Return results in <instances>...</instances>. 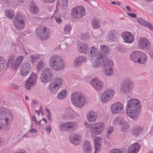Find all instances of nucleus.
Here are the masks:
<instances>
[{
	"mask_svg": "<svg viewBox=\"0 0 153 153\" xmlns=\"http://www.w3.org/2000/svg\"><path fill=\"white\" fill-rule=\"evenodd\" d=\"M101 65L98 62L96 61V60L94 62L92 65V67L94 68H97L100 67Z\"/></svg>",
	"mask_w": 153,
	"mask_h": 153,
	"instance_id": "47",
	"label": "nucleus"
},
{
	"mask_svg": "<svg viewBox=\"0 0 153 153\" xmlns=\"http://www.w3.org/2000/svg\"><path fill=\"white\" fill-rule=\"evenodd\" d=\"M68 2V0H60L58 2V4L61 6L66 5Z\"/></svg>",
	"mask_w": 153,
	"mask_h": 153,
	"instance_id": "42",
	"label": "nucleus"
},
{
	"mask_svg": "<svg viewBox=\"0 0 153 153\" xmlns=\"http://www.w3.org/2000/svg\"><path fill=\"white\" fill-rule=\"evenodd\" d=\"M117 32L114 30H111L108 32V39L110 40L114 41L115 39V36L117 35Z\"/></svg>",
	"mask_w": 153,
	"mask_h": 153,
	"instance_id": "33",
	"label": "nucleus"
},
{
	"mask_svg": "<svg viewBox=\"0 0 153 153\" xmlns=\"http://www.w3.org/2000/svg\"><path fill=\"white\" fill-rule=\"evenodd\" d=\"M139 22L142 25L146 27H147V26L149 25V23L148 22L143 20H140L139 21Z\"/></svg>",
	"mask_w": 153,
	"mask_h": 153,
	"instance_id": "48",
	"label": "nucleus"
},
{
	"mask_svg": "<svg viewBox=\"0 0 153 153\" xmlns=\"http://www.w3.org/2000/svg\"><path fill=\"white\" fill-rule=\"evenodd\" d=\"M31 61L33 62H34L36 61L38 59H40L39 55H32L31 56Z\"/></svg>",
	"mask_w": 153,
	"mask_h": 153,
	"instance_id": "43",
	"label": "nucleus"
},
{
	"mask_svg": "<svg viewBox=\"0 0 153 153\" xmlns=\"http://www.w3.org/2000/svg\"><path fill=\"white\" fill-rule=\"evenodd\" d=\"M111 153H123L122 151L118 149H115L112 151Z\"/></svg>",
	"mask_w": 153,
	"mask_h": 153,
	"instance_id": "51",
	"label": "nucleus"
},
{
	"mask_svg": "<svg viewBox=\"0 0 153 153\" xmlns=\"http://www.w3.org/2000/svg\"><path fill=\"white\" fill-rule=\"evenodd\" d=\"M45 2L52 3L54 2L55 0H42Z\"/></svg>",
	"mask_w": 153,
	"mask_h": 153,
	"instance_id": "58",
	"label": "nucleus"
},
{
	"mask_svg": "<svg viewBox=\"0 0 153 153\" xmlns=\"http://www.w3.org/2000/svg\"><path fill=\"white\" fill-rule=\"evenodd\" d=\"M85 61V58L83 57H79L76 58L74 60V65L75 67H77L83 63Z\"/></svg>",
	"mask_w": 153,
	"mask_h": 153,
	"instance_id": "29",
	"label": "nucleus"
},
{
	"mask_svg": "<svg viewBox=\"0 0 153 153\" xmlns=\"http://www.w3.org/2000/svg\"><path fill=\"white\" fill-rule=\"evenodd\" d=\"M18 2L20 3H22L25 0H17Z\"/></svg>",
	"mask_w": 153,
	"mask_h": 153,
	"instance_id": "64",
	"label": "nucleus"
},
{
	"mask_svg": "<svg viewBox=\"0 0 153 153\" xmlns=\"http://www.w3.org/2000/svg\"><path fill=\"white\" fill-rule=\"evenodd\" d=\"M143 130V128L141 126L138 125L135 126H133L131 132L134 135L138 136L142 131Z\"/></svg>",
	"mask_w": 153,
	"mask_h": 153,
	"instance_id": "24",
	"label": "nucleus"
},
{
	"mask_svg": "<svg viewBox=\"0 0 153 153\" xmlns=\"http://www.w3.org/2000/svg\"><path fill=\"white\" fill-rule=\"evenodd\" d=\"M140 51H135L131 54V57L132 60L135 62H138L139 57L140 56Z\"/></svg>",
	"mask_w": 153,
	"mask_h": 153,
	"instance_id": "27",
	"label": "nucleus"
},
{
	"mask_svg": "<svg viewBox=\"0 0 153 153\" xmlns=\"http://www.w3.org/2000/svg\"><path fill=\"white\" fill-rule=\"evenodd\" d=\"M99 19H94L92 21V25L93 27L95 29L100 27Z\"/></svg>",
	"mask_w": 153,
	"mask_h": 153,
	"instance_id": "35",
	"label": "nucleus"
},
{
	"mask_svg": "<svg viewBox=\"0 0 153 153\" xmlns=\"http://www.w3.org/2000/svg\"><path fill=\"white\" fill-rule=\"evenodd\" d=\"M133 87L132 82L129 79H126L123 81L121 87L120 91L122 92H128Z\"/></svg>",
	"mask_w": 153,
	"mask_h": 153,
	"instance_id": "11",
	"label": "nucleus"
},
{
	"mask_svg": "<svg viewBox=\"0 0 153 153\" xmlns=\"http://www.w3.org/2000/svg\"><path fill=\"white\" fill-rule=\"evenodd\" d=\"M113 127H110L107 131V133L108 134H110L113 132Z\"/></svg>",
	"mask_w": 153,
	"mask_h": 153,
	"instance_id": "55",
	"label": "nucleus"
},
{
	"mask_svg": "<svg viewBox=\"0 0 153 153\" xmlns=\"http://www.w3.org/2000/svg\"><path fill=\"white\" fill-rule=\"evenodd\" d=\"M85 9L82 6H77L71 10V16L74 19L81 18L85 15Z\"/></svg>",
	"mask_w": 153,
	"mask_h": 153,
	"instance_id": "5",
	"label": "nucleus"
},
{
	"mask_svg": "<svg viewBox=\"0 0 153 153\" xmlns=\"http://www.w3.org/2000/svg\"><path fill=\"white\" fill-rule=\"evenodd\" d=\"M127 14L129 16H131L132 17L135 18L137 16V15L133 13H127Z\"/></svg>",
	"mask_w": 153,
	"mask_h": 153,
	"instance_id": "54",
	"label": "nucleus"
},
{
	"mask_svg": "<svg viewBox=\"0 0 153 153\" xmlns=\"http://www.w3.org/2000/svg\"><path fill=\"white\" fill-rule=\"evenodd\" d=\"M56 20L58 23H61L62 22V20L59 17H56Z\"/></svg>",
	"mask_w": 153,
	"mask_h": 153,
	"instance_id": "53",
	"label": "nucleus"
},
{
	"mask_svg": "<svg viewBox=\"0 0 153 153\" xmlns=\"http://www.w3.org/2000/svg\"><path fill=\"white\" fill-rule=\"evenodd\" d=\"M123 105L120 102H117L113 104L111 107V111L114 114L120 113L123 109Z\"/></svg>",
	"mask_w": 153,
	"mask_h": 153,
	"instance_id": "16",
	"label": "nucleus"
},
{
	"mask_svg": "<svg viewBox=\"0 0 153 153\" xmlns=\"http://www.w3.org/2000/svg\"><path fill=\"white\" fill-rule=\"evenodd\" d=\"M45 110L47 111L48 113L47 116L48 118H49L50 117V112L49 111V109L47 108H46Z\"/></svg>",
	"mask_w": 153,
	"mask_h": 153,
	"instance_id": "56",
	"label": "nucleus"
},
{
	"mask_svg": "<svg viewBox=\"0 0 153 153\" xmlns=\"http://www.w3.org/2000/svg\"><path fill=\"white\" fill-rule=\"evenodd\" d=\"M98 117L97 114L94 111H91L88 112L87 115V118L90 122H95Z\"/></svg>",
	"mask_w": 153,
	"mask_h": 153,
	"instance_id": "21",
	"label": "nucleus"
},
{
	"mask_svg": "<svg viewBox=\"0 0 153 153\" xmlns=\"http://www.w3.org/2000/svg\"><path fill=\"white\" fill-rule=\"evenodd\" d=\"M5 62V60L4 58L1 57H0V65H1L2 69L4 67Z\"/></svg>",
	"mask_w": 153,
	"mask_h": 153,
	"instance_id": "46",
	"label": "nucleus"
},
{
	"mask_svg": "<svg viewBox=\"0 0 153 153\" xmlns=\"http://www.w3.org/2000/svg\"><path fill=\"white\" fill-rule=\"evenodd\" d=\"M31 133H36L37 132L36 130L35 129H32L30 131Z\"/></svg>",
	"mask_w": 153,
	"mask_h": 153,
	"instance_id": "57",
	"label": "nucleus"
},
{
	"mask_svg": "<svg viewBox=\"0 0 153 153\" xmlns=\"http://www.w3.org/2000/svg\"><path fill=\"white\" fill-rule=\"evenodd\" d=\"M53 75V72L51 69L45 68L42 71L41 81L43 82L47 83L51 80Z\"/></svg>",
	"mask_w": 153,
	"mask_h": 153,
	"instance_id": "9",
	"label": "nucleus"
},
{
	"mask_svg": "<svg viewBox=\"0 0 153 153\" xmlns=\"http://www.w3.org/2000/svg\"><path fill=\"white\" fill-rule=\"evenodd\" d=\"M96 59V61H98L101 65L104 66L107 63V62H109L110 61H111V60L108 59L104 55L100 54H98Z\"/></svg>",
	"mask_w": 153,
	"mask_h": 153,
	"instance_id": "20",
	"label": "nucleus"
},
{
	"mask_svg": "<svg viewBox=\"0 0 153 153\" xmlns=\"http://www.w3.org/2000/svg\"><path fill=\"white\" fill-rule=\"evenodd\" d=\"M83 150L85 153H90L91 151V145L90 142L85 140L83 143Z\"/></svg>",
	"mask_w": 153,
	"mask_h": 153,
	"instance_id": "22",
	"label": "nucleus"
},
{
	"mask_svg": "<svg viewBox=\"0 0 153 153\" xmlns=\"http://www.w3.org/2000/svg\"><path fill=\"white\" fill-rule=\"evenodd\" d=\"M45 64L42 61H39L37 64V68L38 71H40L44 67Z\"/></svg>",
	"mask_w": 153,
	"mask_h": 153,
	"instance_id": "41",
	"label": "nucleus"
},
{
	"mask_svg": "<svg viewBox=\"0 0 153 153\" xmlns=\"http://www.w3.org/2000/svg\"><path fill=\"white\" fill-rule=\"evenodd\" d=\"M28 79H30V81L33 84H34L37 81V75L34 73H32Z\"/></svg>",
	"mask_w": 153,
	"mask_h": 153,
	"instance_id": "37",
	"label": "nucleus"
},
{
	"mask_svg": "<svg viewBox=\"0 0 153 153\" xmlns=\"http://www.w3.org/2000/svg\"><path fill=\"white\" fill-rule=\"evenodd\" d=\"M100 48L102 52L107 53L108 51V47L104 45H102L100 47Z\"/></svg>",
	"mask_w": 153,
	"mask_h": 153,
	"instance_id": "45",
	"label": "nucleus"
},
{
	"mask_svg": "<svg viewBox=\"0 0 153 153\" xmlns=\"http://www.w3.org/2000/svg\"><path fill=\"white\" fill-rule=\"evenodd\" d=\"M23 59V56H19L15 60L13 61V58H10L8 60L7 66L8 67L10 64L12 68L14 70H16L18 68Z\"/></svg>",
	"mask_w": 153,
	"mask_h": 153,
	"instance_id": "10",
	"label": "nucleus"
},
{
	"mask_svg": "<svg viewBox=\"0 0 153 153\" xmlns=\"http://www.w3.org/2000/svg\"><path fill=\"white\" fill-rule=\"evenodd\" d=\"M50 35L51 32L48 28L38 37L42 40H46L50 38Z\"/></svg>",
	"mask_w": 153,
	"mask_h": 153,
	"instance_id": "28",
	"label": "nucleus"
},
{
	"mask_svg": "<svg viewBox=\"0 0 153 153\" xmlns=\"http://www.w3.org/2000/svg\"><path fill=\"white\" fill-rule=\"evenodd\" d=\"M122 122L121 124L122 126L121 130L125 132H127L129 129V125L127 122H125L124 120Z\"/></svg>",
	"mask_w": 153,
	"mask_h": 153,
	"instance_id": "31",
	"label": "nucleus"
},
{
	"mask_svg": "<svg viewBox=\"0 0 153 153\" xmlns=\"http://www.w3.org/2000/svg\"><path fill=\"white\" fill-rule=\"evenodd\" d=\"M3 143V140L0 139V146H1Z\"/></svg>",
	"mask_w": 153,
	"mask_h": 153,
	"instance_id": "63",
	"label": "nucleus"
},
{
	"mask_svg": "<svg viewBox=\"0 0 153 153\" xmlns=\"http://www.w3.org/2000/svg\"><path fill=\"white\" fill-rule=\"evenodd\" d=\"M71 99L72 103L77 107H82L85 104V97L80 92H76L73 93L71 94Z\"/></svg>",
	"mask_w": 153,
	"mask_h": 153,
	"instance_id": "3",
	"label": "nucleus"
},
{
	"mask_svg": "<svg viewBox=\"0 0 153 153\" xmlns=\"http://www.w3.org/2000/svg\"><path fill=\"white\" fill-rule=\"evenodd\" d=\"M30 79H28L25 84V87L27 90H30L31 86L33 84L30 81Z\"/></svg>",
	"mask_w": 153,
	"mask_h": 153,
	"instance_id": "44",
	"label": "nucleus"
},
{
	"mask_svg": "<svg viewBox=\"0 0 153 153\" xmlns=\"http://www.w3.org/2000/svg\"><path fill=\"white\" fill-rule=\"evenodd\" d=\"M71 29V27L70 25H66L64 28V30L67 32H70Z\"/></svg>",
	"mask_w": 153,
	"mask_h": 153,
	"instance_id": "49",
	"label": "nucleus"
},
{
	"mask_svg": "<svg viewBox=\"0 0 153 153\" xmlns=\"http://www.w3.org/2000/svg\"><path fill=\"white\" fill-rule=\"evenodd\" d=\"M141 104L140 101L136 99H130L127 103L126 111L128 115L135 120L141 112Z\"/></svg>",
	"mask_w": 153,
	"mask_h": 153,
	"instance_id": "1",
	"label": "nucleus"
},
{
	"mask_svg": "<svg viewBox=\"0 0 153 153\" xmlns=\"http://www.w3.org/2000/svg\"><path fill=\"white\" fill-rule=\"evenodd\" d=\"M124 119L122 117H117L114 119L113 121V124L114 125H121V122Z\"/></svg>",
	"mask_w": 153,
	"mask_h": 153,
	"instance_id": "38",
	"label": "nucleus"
},
{
	"mask_svg": "<svg viewBox=\"0 0 153 153\" xmlns=\"http://www.w3.org/2000/svg\"><path fill=\"white\" fill-rule=\"evenodd\" d=\"M49 63L51 68L56 71L61 70L65 67L64 61L60 57L56 55L51 56Z\"/></svg>",
	"mask_w": 153,
	"mask_h": 153,
	"instance_id": "2",
	"label": "nucleus"
},
{
	"mask_svg": "<svg viewBox=\"0 0 153 153\" xmlns=\"http://www.w3.org/2000/svg\"><path fill=\"white\" fill-rule=\"evenodd\" d=\"M63 80L60 77L55 78L54 80L50 84L49 89L52 94L55 93L62 85Z\"/></svg>",
	"mask_w": 153,
	"mask_h": 153,
	"instance_id": "4",
	"label": "nucleus"
},
{
	"mask_svg": "<svg viewBox=\"0 0 153 153\" xmlns=\"http://www.w3.org/2000/svg\"><path fill=\"white\" fill-rule=\"evenodd\" d=\"M95 145V151L94 153H96L99 151L100 148L101 147L100 143L101 142V139L99 137H96L94 139Z\"/></svg>",
	"mask_w": 153,
	"mask_h": 153,
	"instance_id": "26",
	"label": "nucleus"
},
{
	"mask_svg": "<svg viewBox=\"0 0 153 153\" xmlns=\"http://www.w3.org/2000/svg\"><path fill=\"white\" fill-rule=\"evenodd\" d=\"M88 50V47L86 44H82L79 46V51L80 53H85L87 52Z\"/></svg>",
	"mask_w": 153,
	"mask_h": 153,
	"instance_id": "30",
	"label": "nucleus"
},
{
	"mask_svg": "<svg viewBox=\"0 0 153 153\" xmlns=\"http://www.w3.org/2000/svg\"><path fill=\"white\" fill-rule=\"evenodd\" d=\"M22 16L20 13H18L15 16L14 20V25L18 30L23 29L25 26V24L22 18Z\"/></svg>",
	"mask_w": 153,
	"mask_h": 153,
	"instance_id": "8",
	"label": "nucleus"
},
{
	"mask_svg": "<svg viewBox=\"0 0 153 153\" xmlns=\"http://www.w3.org/2000/svg\"><path fill=\"white\" fill-rule=\"evenodd\" d=\"M51 130V126H47L45 131L46 132L48 133H50Z\"/></svg>",
	"mask_w": 153,
	"mask_h": 153,
	"instance_id": "52",
	"label": "nucleus"
},
{
	"mask_svg": "<svg viewBox=\"0 0 153 153\" xmlns=\"http://www.w3.org/2000/svg\"><path fill=\"white\" fill-rule=\"evenodd\" d=\"M138 46L143 49L148 48L150 46L149 41L146 38H141L138 42Z\"/></svg>",
	"mask_w": 153,
	"mask_h": 153,
	"instance_id": "18",
	"label": "nucleus"
},
{
	"mask_svg": "<svg viewBox=\"0 0 153 153\" xmlns=\"http://www.w3.org/2000/svg\"><path fill=\"white\" fill-rule=\"evenodd\" d=\"M30 10L32 12L35 14L39 12L38 7L33 3H32L30 5Z\"/></svg>",
	"mask_w": 153,
	"mask_h": 153,
	"instance_id": "34",
	"label": "nucleus"
},
{
	"mask_svg": "<svg viewBox=\"0 0 153 153\" xmlns=\"http://www.w3.org/2000/svg\"><path fill=\"white\" fill-rule=\"evenodd\" d=\"M32 119L34 121H35L36 122V124H37V125H42V124L41 123V122H42V120H40V121L39 122H38V121H36V118L34 116L33 117H32Z\"/></svg>",
	"mask_w": 153,
	"mask_h": 153,
	"instance_id": "50",
	"label": "nucleus"
},
{
	"mask_svg": "<svg viewBox=\"0 0 153 153\" xmlns=\"http://www.w3.org/2000/svg\"><path fill=\"white\" fill-rule=\"evenodd\" d=\"M77 127L76 122L68 121L61 124L59 126L60 130L63 131H69L71 130H74Z\"/></svg>",
	"mask_w": 153,
	"mask_h": 153,
	"instance_id": "7",
	"label": "nucleus"
},
{
	"mask_svg": "<svg viewBox=\"0 0 153 153\" xmlns=\"http://www.w3.org/2000/svg\"><path fill=\"white\" fill-rule=\"evenodd\" d=\"M107 63L104 65L103 68L104 74L106 75L109 76L113 74V69L112 68L113 62L111 61L107 62Z\"/></svg>",
	"mask_w": 153,
	"mask_h": 153,
	"instance_id": "13",
	"label": "nucleus"
},
{
	"mask_svg": "<svg viewBox=\"0 0 153 153\" xmlns=\"http://www.w3.org/2000/svg\"><path fill=\"white\" fill-rule=\"evenodd\" d=\"M70 140L73 143L77 145L80 142L81 137L79 135L77 134H72L70 136Z\"/></svg>",
	"mask_w": 153,
	"mask_h": 153,
	"instance_id": "23",
	"label": "nucleus"
},
{
	"mask_svg": "<svg viewBox=\"0 0 153 153\" xmlns=\"http://www.w3.org/2000/svg\"><path fill=\"white\" fill-rule=\"evenodd\" d=\"M111 4H113L114 5H115L116 4H117L118 5H120V2H116L115 1H112L111 2Z\"/></svg>",
	"mask_w": 153,
	"mask_h": 153,
	"instance_id": "59",
	"label": "nucleus"
},
{
	"mask_svg": "<svg viewBox=\"0 0 153 153\" xmlns=\"http://www.w3.org/2000/svg\"><path fill=\"white\" fill-rule=\"evenodd\" d=\"M89 51L91 56H95L97 53V49L94 47H91L89 49Z\"/></svg>",
	"mask_w": 153,
	"mask_h": 153,
	"instance_id": "36",
	"label": "nucleus"
},
{
	"mask_svg": "<svg viewBox=\"0 0 153 153\" xmlns=\"http://www.w3.org/2000/svg\"><path fill=\"white\" fill-rule=\"evenodd\" d=\"M140 146L139 143H134L130 146L127 153H137L140 150Z\"/></svg>",
	"mask_w": 153,
	"mask_h": 153,
	"instance_id": "19",
	"label": "nucleus"
},
{
	"mask_svg": "<svg viewBox=\"0 0 153 153\" xmlns=\"http://www.w3.org/2000/svg\"><path fill=\"white\" fill-rule=\"evenodd\" d=\"M91 83L94 88L98 91L101 90L103 86V82L97 78L93 79L91 81Z\"/></svg>",
	"mask_w": 153,
	"mask_h": 153,
	"instance_id": "17",
	"label": "nucleus"
},
{
	"mask_svg": "<svg viewBox=\"0 0 153 153\" xmlns=\"http://www.w3.org/2000/svg\"><path fill=\"white\" fill-rule=\"evenodd\" d=\"M126 8L127 10L129 12H130L131 11V10L130 9L129 7L127 6L126 7Z\"/></svg>",
	"mask_w": 153,
	"mask_h": 153,
	"instance_id": "62",
	"label": "nucleus"
},
{
	"mask_svg": "<svg viewBox=\"0 0 153 153\" xmlns=\"http://www.w3.org/2000/svg\"><path fill=\"white\" fill-rule=\"evenodd\" d=\"M105 127L104 124L102 122H97L92 124L90 127V131L91 134L95 135L100 134Z\"/></svg>",
	"mask_w": 153,
	"mask_h": 153,
	"instance_id": "6",
	"label": "nucleus"
},
{
	"mask_svg": "<svg viewBox=\"0 0 153 153\" xmlns=\"http://www.w3.org/2000/svg\"><path fill=\"white\" fill-rule=\"evenodd\" d=\"M148 27H149V28L151 30H152L153 29V27L152 26L150 25L149 23V25L147 26Z\"/></svg>",
	"mask_w": 153,
	"mask_h": 153,
	"instance_id": "60",
	"label": "nucleus"
},
{
	"mask_svg": "<svg viewBox=\"0 0 153 153\" xmlns=\"http://www.w3.org/2000/svg\"><path fill=\"white\" fill-rule=\"evenodd\" d=\"M31 70V65L28 63L22 64L20 67L21 73L24 76H26L28 75L30 73Z\"/></svg>",
	"mask_w": 153,
	"mask_h": 153,
	"instance_id": "15",
	"label": "nucleus"
},
{
	"mask_svg": "<svg viewBox=\"0 0 153 153\" xmlns=\"http://www.w3.org/2000/svg\"><path fill=\"white\" fill-rule=\"evenodd\" d=\"M140 56L139 59V61L138 63H140L141 64L145 63L147 59L146 55L143 53L141 52Z\"/></svg>",
	"mask_w": 153,
	"mask_h": 153,
	"instance_id": "32",
	"label": "nucleus"
},
{
	"mask_svg": "<svg viewBox=\"0 0 153 153\" xmlns=\"http://www.w3.org/2000/svg\"><path fill=\"white\" fill-rule=\"evenodd\" d=\"M6 15L9 18H12L14 16V12L12 10L10 9L6 10Z\"/></svg>",
	"mask_w": 153,
	"mask_h": 153,
	"instance_id": "40",
	"label": "nucleus"
},
{
	"mask_svg": "<svg viewBox=\"0 0 153 153\" xmlns=\"http://www.w3.org/2000/svg\"><path fill=\"white\" fill-rule=\"evenodd\" d=\"M42 121H44V124H46L47 123L46 119L45 118H43L42 119Z\"/></svg>",
	"mask_w": 153,
	"mask_h": 153,
	"instance_id": "61",
	"label": "nucleus"
},
{
	"mask_svg": "<svg viewBox=\"0 0 153 153\" xmlns=\"http://www.w3.org/2000/svg\"><path fill=\"white\" fill-rule=\"evenodd\" d=\"M114 91L111 89H108L104 91L101 96L102 102H106L109 101L113 96Z\"/></svg>",
	"mask_w": 153,
	"mask_h": 153,
	"instance_id": "12",
	"label": "nucleus"
},
{
	"mask_svg": "<svg viewBox=\"0 0 153 153\" xmlns=\"http://www.w3.org/2000/svg\"><path fill=\"white\" fill-rule=\"evenodd\" d=\"M67 95L66 91L65 90H62L58 94V98L59 99H62L64 98Z\"/></svg>",
	"mask_w": 153,
	"mask_h": 153,
	"instance_id": "39",
	"label": "nucleus"
},
{
	"mask_svg": "<svg viewBox=\"0 0 153 153\" xmlns=\"http://www.w3.org/2000/svg\"><path fill=\"white\" fill-rule=\"evenodd\" d=\"M121 36L126 43H131L134 40V37L132 33L128 31L122 33Z\"/></svg>",
	"mask_w": 153,
	"mask_h": 153,
	"instance_id": "14",
	"label": "nucleus"
},
{
	"mask_svg": "<svg viewBox=\"0 0 153 153\" xmlns=\"http://www.w3.org/2000/svg\"><path fill=\"white\" fill-rule=\"evenodd\" d=\"M48 28L43 25L39 26L36 30V34L37 37H39Z\"/></svg>",
	"mask_w": 153,
	"mask_h": 153,
	"instance_id": "25",
	"label": "nucleus"
}]
</instances>
